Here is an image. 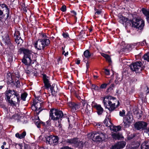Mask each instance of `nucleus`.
<instances>
[{"instance_id":"obj_24","label":"nucleus","mask_w":149,"mask_h":149,"mask_svg":"<svg viewBox=\"0 0 149 149\" xmlns=\"http://www.w3.org/2000/svg\"><path fill=\"white\" fill-rule=\"evenodd\" d=\"M118 20L119 22L122 23L123 24L124 22H126L128 20V18L124 17L121 15H120L118 16Z\"/></svg>"},{"instance_id":"obj_25","label":"nucleus","mask_w":149,"mask_h":149,"mask_svg":"<svg viewBox=\"0 0 149 149\" xmlns=\"http://www.w3.org/2000/svg\"><path fill=\"white\" fill-rule=\"evenodd\" d=\"M95 107L97 110V112L98 115H101L103 111V109L101 107L100 105H97Z\"/></svg>"},{"instance_id":"obj_43","label":"nucleus","mask_w":149,"mask_h":149,"mask_svg":"<svg viewBox=\"0 0 149 149\" xmlns=\"http://www.w3.org/2000/svg\"><path fill=\"white\" fill-rule=\"evenodd\" d=\"M107 61L109 63H111L112 62V61L111 59V58L109 55L106 58Z\"/></svg>"},{"instance_id":"obj_62","label":"nucleus","mask_w":149,"mask_h":149,"mask_svg":"<svg viewBox=\"0 0 149 149\" xmlns=\"http://www.w3.org/2000/svg\"><path fill=\"white\" fill-rule=\"evenodd\" d=\"M76 63L77 64H79L80 63V61L79 60H78Z\"/></svg>"},{"instance_id":"obj_34","label":"nucleus","mask_w":149,"mask_h":149,"mask_svg":"<svg viewBox=\"0 0 149 149\" xmlns=\"http://www.w3.org/2000/svg\"><path fill=\"white\" fill-rule=\"evenodd\" d=\"M84 55L85 57L87 58H90L91 56V54L90 53L89 51L88 50L84 52Z\"/></svg>"},{"instance_id":"obj_1","label":"nucleus","mask_w":149,"mask_h":149,"mask_svg":"<svg viewBox=\"0 0 149 149\" xmlns=\"http://www.w3.org/2000/svg\"><path fill=\"white\" fill-rule=\"evenodd\" d=\"M5 95L8 103L11 105L15 106L16 104L19 103L20 96L16 91L7 89L5 93Z\"/></svg>"},{"instance_id":"obj_5","label":"nucleus","mask_w":149,"mask_h":149,"mask_svg":"<svg viewBox=\"0 0 149 149\" xmlns=\"http://www.w3.org/2000/svg\"><path fill=\"white\" fill-rule=\"evenodd\" d=\"M50 44V40L47 38L39 39L34 43L35 47L38 50H43L44 48L48 46Z\"/></svg>"},{"instance_id":"obj_17","label":"nucleus","mask_w":149,"mask_h":149,"mask_svg":"<svg viewBox=\"0 0 149 149\" xmlns=\"http://www.w3.org/2000/svg\"><path fill=\"white\" fill-rule=\"evenodd\" d=\"M126 145V143L124 141H120L113 146L111 149H120L124 148Z\"/></svg>"},{"instance_id":"obj_46","label":"nucleus","mask_w":149,"mask_h":149,"mask_svg":"<svg viewBox=\"0 0 149 149\" xmlns=\"http://www.w3.org/2000/svg\"><path fill=\"white\" fill-rule=\"evenodd\" d=\"M62 35L64 38H66L69 37V35L67 33H63Z\"/></svg>"},{"instance_id":"obj_47","label":"nucleus","mask_w":149,"mask_h":149,"mask_svg":"<svg viewBox=\"0 0 149 149\" xmlns=\"http://www.w3.org/2000/svg\"><path fill=\"white\" fill-rule=\"evenodd\" d=\"M104 72L106 75H109L110 74L109 71L108 69H104Z\"/></svg>"},{"instance_id":"obj_23","label":"nucleus","mask_w":149,"mask_h":149,"mask_svg":"<svg viewBox=\"0 0 149 149\" xmlns=\"http://www.w3.org/2000/svg\"><path fill=\"white\" fill-rule=\"evenodd\" d=\"M104 122L106 126L109 127L110 128L112 125V124L109 118L107 116H106Z\"/></svg>"},{"instance_id":"obj_63","label":"nucleus","mask_w":149,"mask_h":149,"mask_svg":"<svg viewBox=\"0 0 149 149\" xmlns=\"http://www.w3.org/2000/svg\"><path fill=\"white\" fill-rule=\"evenodd\" d=\"M71 13H72L74 15H76V13L74 11H72Z\"/></svg>"},{"instance_id":"obj_28","label":"nucleus","mask_w":149,"mask_h":149,"mask_svg":"<svg viewBox=\"0 0 149 149\" xmlns=\"http://www.w3.org/2000/svg\"><path fill=\"white\" fill-rule=\"evenodd\" d=\"M26 135V132H24L21 134H19L18 133H16L15 134V136L19 139H22L24 138Z\"/></svg>"},{"instance_id":"obj_57","label":"nucleus","mask_w":149,"mask_h":149,"mask_svg":"<svg viewBox=\"0 0 149 149\" xmlns=\"http://www.w3.org/2000/svg\"><path fill=\"white\" fill-rule=\"evenodd\" d=\"M41 123H43V122H42L41 121H37L36 122V125H38V124H40Z\"/></svg>"},{"instance_id":"obj_36","label":"nucleus","mask_w":149,"mask_h":149,"mask_svg":"<svg viewBox=\"0 0 149 149\" xmlns=\"http://www.w3.org/2000/svg\"><path fill=\"white\" fill-rule=\"evenodd\" d=\"M134 114L137 116L138 114V110L137 107H135L133 110Z\"/></svg>"},{"instance_id":"obj_26","label":"nucleus","mask_w":149,"mask_h":149,"mask_svg":"<svg viewBox=\"0 0 149 149\" xmlns=\"http://www.w3.org/2000/svg\"><path fill=\"white\" fill-rule=\"evenodd\" d=\"M113 138L115 139H120V138H123L122 135L118 133H115L112 134Z\"/></svg>"},{"instance_id":"obj_15","label":"nucleus","mask_w":149,"mask_h":149,"mask_svg":"<svg viewBox=\"0 0 149 149\" xmlns=\"http://www.w3.org/2000/svg\"><path fill=\"white\" fill-rule=\"evenodd\" d=\"M36 100H34L33 101V104L34 107L36 108L35 110L37 114L38 115L39 113L42 110L41 109V106L42 104L41 102H36Z\"/></svg>"},{"instance_id":"obj_6","label":"nucleus","mask_w":149,"mask_h":149,"mask_svg":"<svg viewBox=\"0 0 149 149\" xmlns=\"http://www.w3.org/2000/svg\"><path fill=\"white\" fill-rule=\"evenodd\" d=\"M63 116V112L56 109L52 108L49 111V117L52 120H56L61 118Z\"/></svg>"},{"instance_id":"obj_35","label":"nucleus","mask_w":149,"mask_h":149,"mask_svg":"<svg viewBox=\"0 0 149 149\" xmlns=\"http://www.w3.org/2000/svg\"><path fill=\"white\" fill-rule=\"evenodd\" d=\"M143 58L144 60L149 62V52L143 55Z\"/></svg>"},{"instance_id":"obj_48","label":"nucleus","mask_w":149,"mask_h":149,"mask_svg":"<svg viewBox=\"0 0 149 149\" xmlns=\"http://www.w3.org/2000/svg\"><path fill=\"white\" fill-rule=\"evenodd\" d=\"M145 90L146 93H149V89L146 85L145 86Z\"/></svg>"},{"instance_id":"obj_9","label":"nucleus","mask_w":149,"mask_h":149,"mask_svg":"<svg viewBox=\"0 0 149 149\" xmlns=\"http://www.w3.org/2000/svg\"><path fill=\"white\" fill-rule=\"evenodd\" d=\"M91 136L94 141H102L105 138L104 134L101 132H94L91 134Z\"/></svg>"},{"instance_id":"obj_8","label":"nucleus","mask_w":149,"mask_h":149,"mask_svg":"<svg viewBox=\"0 0 149 149\" xmlns=\"http://www.w3.org/2000/svg\"><path fill=\"white\" fill-rule=\"evenodd\" d=\"M65 142L66 143H69L75 147H79L80 148H82L84 144L83 142L80 141L79 139L77 138L67 139L65 140Z\"/></svg>"},{"instance_id":"obj_42","label":"nucleus","mask_w":149,"mask_h":149,"mask_svg":"<svg viewBox=\"0 0 149 149\" xmlns=\"http://www.w3.org/2000/svg\"><path fill=\"white\" fill-rule=\"evenodd\" d=\"M66 7L65 6H63L61 8V10L62 12H64L66 11Z\"/></svg>"},{"instance_id":"obj_12","label":"nucleus","mask_w":149,"mask_h":149,"mask_svg":"<svg viewBox=\"0 0 149 149\" xmlns=\"http://www.w3.org/2000/svg\"><path fill=\"white\" fill-rule=\"evenodd\" d=\"M123 123L125 128L129 127L130 125V112L129 111L124 118Z\"/></svg>"},{"instance_id":"obj_49","label":"nucleus","mask_w":149,"mask_h":149,"mask_svg":"<svg viewBox=\"0 0 149 149\" xmlns=\"http://www.w3.org/2000/svg\"><path fill=\"white\" fill-rule=\"evenodd\" d=\"M40 36L43 38H45L47 37V36L46 34L44 33H41V35Z\"/></svg>"},{"instance_id":"obj_18","label":"nucleus","mask_w":149,"mask_h":149,"mask_svg":"<svg viewBox=\"0 0 149 149\" xmlns=\"http://www.w3.org/2000/svg\"><path fill=\"white\" fill-rule=\"evenodd\" d=\"M69 106L71 109L72 111L74 112L76 110L79 109L80 107L79 105L74 103H72L70 101L68 102Z\"/></svg>"},{"instance_id":"obj_19","label":"nucleus","mask_w":149,"mask_h":149,"mask_svg":"<svg viewBox=\"0 0 149 149\" xmlns=\"http://www.w3.org/2000/svg\"><path fill=\"white\" fill-rule=\"evenodd\" d=\"M114 101H109V105H108L107 109H108L110 112H112L116 108L115 106L116 104Z\"/></svg>"},{"instance_id":"obj_3","label":"nucleus","mask_w":149,"mask_h":149,"mask_svg":"<svg viewBox=\"0 0 149 149\" xmlns=\"http://www.w3.org/2000/svg\"><path fill=\"white\" fill-rule=\"evenodd\" d=\"M6 79L8 85H10L12 87L19 88L20 86L19 77H14L9 72L7 74Z\"/></svg>"},{"instance_id":"obj_22","label":"nucleus","mask_w":149,"mask_h":149,"mask_svg":"<svg viewBox=\"0 0 149 149\" xmlns=\"http://www.w3.org/2000/svg\"><path fill=\"white\" fill-rule=\"evenodd\" d=\"M83 109L85 110L86 113L88 114H90L92 112V108L88 104H86V106Z\"/></svg>"},{"instance_id":"obj_41","label":"nucleus","mask_w":149,"mask_h":149,"mask_svg":"<svg viewBox=\"0 0 149 149\" xmlns=\"http://www.w3.org/2000/svg\"><path fill=\"white\" fill-rule=\"evenodd\" d=\"M121 81V80L120 79V78L117 76L115 82L116 84H118Z\"/></svg>"},{"instance_id":"obj_32","label":"nucleus","mask_w":149,"mask_h":149,"mask_svg":"<svg viewBox=\"0 0 149 149\" xmlns=\"http://www.w3.org/2000/svg\"><path fill=\"white\" fill-rule=\"evenodd\" d=\"M142 11L143 13L146 16V17L149 16V10L143 8Z\"/></svg>"},{"instance_id":"obj_29","label":"nucleus","mask_w":149,"mask_h":149,"mask_svg":"<svg viewBox=\"0 0 149 149\" xmlns=\"http://www.w3.org/2000/svg\"><path fill=\"white\" fill-rule=\"evenodd\" d=\"M52 93L53 95H55L57 92V87H55V85H52L50 88Z\"/></svg>"},{"instance_id":"obj_39","label":"nucleus","mask_w":149,"mask_h":149,"mask_svg":"<svg viewBox=\"0 0 149 149\" xmlns=\"http://www.w3.org/2000/svg\"><path fill=\"white\" fill-rule=\"evenodd\" d=\"M7 45L8 46L9 48L11 50H13L14 49L15 46L14 45L11 43V42L10 44H8Z\"/></svg>"},{"instance_id":"obj_2","label":"nucleus","mask_w":149,"mask_h":149,"mask_svg":"<svg viewBox=\"0 0 149 149\" xmlns=\"http://www.w3.org/2000/svg\"><path fill=\"white\" fill-rule=\"evenodd\" d=\"M19 50L23 52L24 54V58L22 62L26 65H30L32 61L33 57V53L31 50L24 48H20Z\"/></svg>"},{"instance_id":"obj_7","label":"nucleus","mask_w":149,"mask_h":149,"mask_svg":"<svg viewBox=\"0 0 149 149\" xmlns=\"http://www.w3.org/2000/svg\"><path fill=\"white\" fill-rule=\"evenodd\" d=\"M9 8H8L7 5L4 3L0 4V20L2 19L5 15H6V18L9 16Z\"/></svg>"},{"instance_id":"obj_54","label":"nucleus","mask_w":149,"mask_h":149,"mask_svg":"<svg viewBox=\"0 0 149 149\" xmlns=\"http://www.w3.org/2000/svg\"><path fill=\"white\" fill-rule=\"evenodd\" d=\"M96 85L95 84H91V88L93 89H95V88Z\"/></svg>"},{"instance_id":"obj_45","label":"nucleus","mask_w":149,"mask_h":149,"mask_svg":"<svg viewBox=\"0 0 149 149\" xmlns=\"http://www.w3.org/2000/svg\"><path fill=\"white\" fill-rule=\"evenodd\" d=\"M95 10L96 11V12L95 13V15H100L101 14V11L100 10H98L97 9H95Z\"/></svg>"},{"instance_id":"obj_58","label":"nucleus","mask_w":149,"mask_h":149,"mask_svg":"<svg viewBox=\"0 0 149 149\" xmlns=\"http://www.w3.org/2000/svg\"><path fill=\"white\" fill-rule=\"evenodd\" d=\"M82 103L84 108L86 106V104H86V103L85 101H83Z\"/></svg>"},{"instance_id":"obj_40","label":"nucleus","mask_w":149,"mask_h":149,"mask_svg":"<svg viewBox=\"0 0 149 149\" xmlns=\"http://www.w3.org/2000/svg\"><path fill=\"white\" fill-rule=\"evenodd\" d=\"M110 83V82H109V83L108 84H102L100 87V88L102 89L105 88Z\"/></svg>"},{"instance_id":"obj_59","label":"nucleus","mask_w":149,"mask_h":149,"mask_svg":"<svg viewBox=\"0 0 149 149\" xmlns=\"http://www.w3.org/2000/svg\"><path fill=\"white\" fill-rule=\"evenodd\" d=\"M86 67L87 69H88V68L89 67V64H88V62L86 63Z\"/></svg>"},{"instance_id":"obj_4","label":"nucleus","mask_w":149,"mask_h":149,"mask_svg":"<svg viewBox=\"0 0 149 149\" xmlns=\"http://www.w3.org/2000/svg\"><path fill=\"white\" fill-rule=\"evenodd\" d=\"M133 27L137 29L138 30H141L143 29L145 25L144 21L141 18L134 17L132 21L131 20Z\"/></svg>"},{"instance_id":"obj_11","label":"nucleus","mask_w":149,"mask_h":149,"mask_svg":"<svg viewBox=\"0 0 149 149\" xmlns=\"http://www.w3.org/2000/svg\"><path fill=\"white\" fill-rule=\"evenodd\" d=\"M58 137L57 136L51 135L47 137L46 141L47 143H48L50 145H55L58 143Z\"/></svg>"},{"instance_id":"obj_37","label":"nucleus","mask_w":149,"mask_h":149,"mask_svg":"<svg viewBox=\"0 0 149 149\" xmlns=\"http://www.w3.org/2000/svg\"><path fill=\"white\" fill-rule=\"evenodd\" d=\"M27 94L26 93H24L22 94L21 96V97L22 100L23 101H25L26 100V97Z\"/></svg>"},{"instance_id":"obj_53","label":"nucleus","mask_w":149,"mask_h":149,"mask_svg":"<svg viewBox=\"0 0 149 149\" xmlns=\"http://www.w3.org/2000/svg\"><path fill=\"white\" fill-rule=\"evenodd\" d=\"M25 72L27 74H30L31 73V71H30L29 70H28V68L25 70Z\"/></svg>"},{"instance_id":"obj_33","label":"nucleus","mask_w":149,"mask_h":149,"mask_svg":"<svg viewBox=\"0 0 149 149\" xmlns=\"http://www.w3.org/2000/svg\"><path fill=\"white\" fill-rule=\"evenodd\" d=\"M142 11L143 13L146 16V17L149 16V10L143 8Z\"/></svg>"},{"instance_id":"obj_27","label":"nucleus","mask_w":149,"mask_h":149,"mask_svg":"<svg viewBox=\"0 0 149 149\" xmlns=\"http://www.w3.org/2000/svg\"><path fill=\"white\" fill-rule=\"evenodd\" d=\"M140 145V143L137 141H135L131 144V149H137Z\"/></svg>"},{"instance_id":"obj_50","label":"nucleus","mask_w":149,"mask_h":149,"mask_svg":"<svg viewBox=\"0 0 149 149\" xmlns=\"http://www.w3.org/2000/svg\"><path fill=\"white\" fill-rule=\"evenodd\" d=\"M61 149H72L71 148L69 147L68 146H64L61 148Z\"/></svg>"},{"instance_id":"obj_44","label":"nucleus","mask_w":149,"mask_h":149,"mask_svg":"<svg viewBox=\"0 0 149 149\" xmlns=\"http://www.w3.org/2000/svg\"><path fill=\"white\" fill-rule=\"evenodd\" d=\"M139 45L141 46H144L146 45V41L145 40H143L142 42L139 43Z\"/></svg>"},{"instance_id":"obj_13","label":"nucleus","mask_w":149,"mask_h":149,"mask_svg":"<svg viewBox=\"0 0 149 149\" xmlns=\"http://www.w3.org/2000/svg\"><path fill=\"white\" fill-rule=\"evenodd\" d=\"M20 33L19 31H16L14 34V37L15 41L18 45H19L20 46L23 42V40L19 37Z\"/></svg>"},{"instance_id":"obj_14","label":"nucleus","mask_w":149,"mask_h":149,"mask_svg":"<svg viewBox=\"0 0 149 149\" xmlns=\"http://www.w3.org/2000/svg\"><path fill=\"white\" fill-rule=\"evenodd\" d=\"M146 126L147 124L146 123L143 121L137 122L134 125L135 128L138 130L145 129Z\"/></svg>"},{"instance_id":"obj_10","label":"nucleus","mask_w":149,"mask_h":149,"mask_svg":"<svg viewBox=\"0 0 149 149\" xmlns=\"http://www.w3.org/2000/svg\"><path fill=\"white\" fill-rule=\"evenodd\" d=\"M142 64L141 62L133 63L131 65V69L136 72H140L142 70Z\"/></svg>"},{"instance_id":"obj_64","label":"nucleus","mask_w":149,"mask_h":149,"mask_svg":"<svg viewBox=\"0 0 149 149\" xmlns=\"http://www.w3.org/2000/svg\"><path fill=\"white\" fill-rule=\"evenodd\" d=\"M146 19L147 22H148V23H149V17H146Z\"/></svg>"},{"instance_id":"obj_21","label":"nucleus","mask_w":149,"mask_h":149,"mask_svg":"<svg viewBox=\"0 0 149 149\" xmlns=\"http://www.w3.org/2000/svg\"><path fill=\"white\" fill-rule=\"evenodd\" d=\"M141 149H149V141H144L141 146Z\"/></svg>"},{"instance_id":"obj_52","label":"nucleus","mask_w":149,"mask_h":149,"mask_svg":"<svg viewBox=\"0 0 149 149\" xmlns=\"http://www.w3.org/2000/svg\"><path fill=\"white\" fill-rule=\"evenodd\" d=\"M112 90V88L111 87H109L107 89V93L111 92Z\"/></svg>"},{"instance_id":"obj_60","label":"nucleus","mask_w":149,"mask_h":149,"mask_svg":"<svg viewBox=\"0 0 149 149\" xmlns=\"http://www.w3.org/2000/svg\"><path fill=\"white\" fill-rule=\"evenodd\" d=\"M68 52L67 51L64 54V55L65 56H66L67 55H68Z\"/></svg>"},{"instance_id":"obj_16","label":"nucleus","mask_w":149,"mask_h":149,"mask_svg":"<svg viewBox=\"0 0 149 149\" xmlns=\"http://www.w3.org/2000/svg\"><path fill=\"white\" fill-rule=\"evenodd\" d=\"M103 103L104 106L106 108H107L108 105L107 104V103H108L109 104V101H112L116 100V99L115 97H113L111 96H107L104 97H103Z\"/></svg>"},{"instance_id":"obj_51","label":"nucleus","mask_w":149,"mask_h":149,"mask_svg":"<svg viewBox=\"0 0 149 149\" xmlns=\"http://www.w3.org/2000/svg\"><path fill=\"white\" fill-rule=\"evenodd\" d=\"M101 55L103 57H104L105 58L108 56V55L105 54L103 53L101 54Z\"/></svg>"},{"instance_id":"obj_20","label":"nucleus","mask_w":149,"mask_h":149,"mask_svg":"<svg viewBox=\"0 0 149 149\" xmlns=\"http://www.w3.org/2000/svg\"><path fill=\"white\" fill-rule=\"evenodd\" d=\"M43 78L45 86L48 89L51 86L48 79V77L45 74L43 75Z\"/></svg>"},{"instance_id":"obj_30","label":"nucleus","mask_w":149,"mask_h":149,"mask_svg":"<svg viewBox=\"0 0 149 149\" xmlns=\"http://www.w3.org/2000/svg\"><path fill=\"white\" fill-rule=\"evenodd\" d=\"M121 128V127L120 126L114 127L111 126L110 127L111 130L115 132H117L119 131L120 130Z\"/></svg>"},{"instance_id":"obj_31","label":"nucleus","mask_w":149,"mask_h":149,"mask_svg":"<svg viewBox=\"0 0 149 149\" xmlns=\"http://www.w3.org/2000/svg\"><path fill=\"white\" fill-rule=\"evenodd\" d=\"M4 40L5 43L7 44H10V40L9 38V36L8 34L6 35L5 37L3 38Z\"/></svg>"},{"instance_id":"obj_38","label":"nucleus","mask_w":149,"mask_h":149,"mask_svg":"<svg viewBox=\"0 0 149 149\" xmlns=\"http://www.w3.org/2000/svg\"><path fill=\"white\" fill-rule=\"evenodd\" d=\"M119 115L120 116L123 117L125 115V111L124 110H123L122 111H119Z\"/></svg>"},{"instance_id":"obj_55","label":"nucleus","mask_w":149,"mask_h":149,"mask_svg":"<svg viewBox=\"0 0 149 149\" xmlns=\"http://www.w3.org/2000/svg\"><path fill=\"white\" fill-rule=\"evenodd\" d=\"M100 87H99L98 86H95V89L94 90H99L100 89Z\"/></svg>"},{"instance_id":"obj_56","label":"nucleus","mask_w":149,"mask_h":149,"mask_svg":"<svg viewBox=\"0 0 149 149\" xmlns=\"http://www.w3.org/2000/svg\"><path fill=\"white\" fill-rule=\"evenodd\" d=\"M130 24L128 22H127L126 24V28H127L128 26L130 27Z\"/></svg>"},{"instance_id":"obj_61","label":"nucleus","mask_w":149,"mask_h":149,"mask_svg":"<svg viewBox=\"0 0 149 149\" xmlns=\"http://www.w3.org/2000/svg\"><path fill=\"white\" fill-rule=\"evenodd\" d=\"M132 81H133V82H135L136 81V79L135 78H134L132 79Z\"/></svg>"}]
</instances>
